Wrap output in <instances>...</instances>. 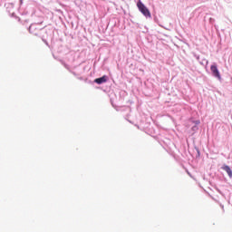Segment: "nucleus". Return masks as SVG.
<instances>
[{"label":"nucleus","instance_id":"f257e3e1","mask_svg":"<svg viewBox=\"0 0 232 232\" xmlns=\"http://www.w3.org/2000/svg\"><path fill=\"white\" fill-rule=\"evenodd\" d=\"M137 6H138L140 12H141V14H143V15H145V17H151V13H150V9H148V7H146V5H144V4H142V2L139 1L137 3Z\"/></svg>","mask_w":232,"mask_h":232},{"label":"nucleus","instance_id":"f03ea898","mask_svg":"<svg viewBox=\"0 0 232 232\" xmlns=\"http://www.w3.org/2000/svg\"><path fill=\"white\" fill-rule=\"evenodd\" d=\"M210 70L214 77H217V79L219 80L222 79V77L220 76V72H218V68L217 67L216 64L211 65Z\"/></svg>","mask_w":232,"mask_h":232},{"label":"nucleus","instance_id":"7ed1b4c3","mask_svg":"<svg viewBox=\"0 0 232 232\" xmlns=\"http://www.w3.org/2000/svg\"><path fill=\"white\" fill-rule=\"evenodd\" d=\"M108 82V76L106 75L94 80V82H96V84H103V82Z\"/></svg>","mask_w":232,"mask_h":232},{"label":"nucleus","instance_id":"20e7f679","mask_svg":"<svg viewBox=\"0 0 232 232\" xmlns=\"http://www.w3.org/2000/svg\"><path fill=\"white\" fill-rule=\"evenodd\" d=\"M222 169H224V171H226L227 173L228 177L231 179L232 178L231 168H229V166L226 165Z\"/></svg>","mask_w":232,"mask_h":232}]
</instances>
